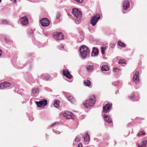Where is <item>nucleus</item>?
I'll return each instance as SVG.
<instances>
[{
	"label": "nucleus",
	"mask_w": 147,
	"mask_h": 147,
	"mask_svg": "<svg viewBox=\"0 0 147 147\" xmlns=\"http://www.w3.org/2000/svg\"><path fill=\"white\" fill-rule=\"evenodd\" d=\"M95 96L94 95L91 96L89 99L84 102V106L87 108H89L93 106L95 102Z\"/></svg>",
	"instance_id": "1"
},
{
	"label": "nucleus",
	"mask_w": 147,
	"mask_h": 147,
	"mask_svg": "<svg viewBox=\"0 0 147 147\" xmlns=\"http://www.w3.org/2000/svg\"><path fill=\"white\" fill-rule=\"evenodd\" d=\"M80 51L81 56L83 59L86 58L89 53V49L85 45L82 46L80 48Z\"/></svg>",
	"instance_id": "2"
},
{
	"label": "nucleus",
	"mask_w": 147,
	"mask_h": 147,
	"mask_svg": "<svg viewBox=\"0 0 147 147\" xmlns=\"http://www.w3.org/2000/svg\"><path fill=\"white\" fill-rule=\"evenodd\" d=\"M72 13L76 18L75 22L76 24H79L82 17V13L77 8H74L72 9Z\"/></svg>",
	"instance_id": "3"
},
{
	"label": "nucleus",
	"mask_w": 147,
	"mask_h": 147,
	"mask_svg": "<svg viewBox=\"0 0 147 147\" xmlns=\"http://www.w3.org/2000/svg\"><path fill=\"white\" fill-rule=\"evenodd\" d=\"M94 16L92 17L90 21V23L92 24L93 26H94L95 25L96 23L97 22L98 20L100 18V17L99 15Z\"/></svg>",
	"instance_id": "4"
},
{
	"label": "nucleus",
	"mask_w": 147,
	"mask_h": 147,
	"mask_svg": "<svg viewBox=\"0 0 147 147\" xmlns=\"http://www.w3.org/2000/svg\"><path fill=\"white\" fill-rule=\"evenodd\" d=\"M53 37L57 40H61L64 38V36L61 32H55L53 34Z\"/></svg>",
	"instance_id": "5"
},
{
	"label": "nucleus",
	"mask_w": 147,
	"mask_h": 147,
	"mask_svg": "<svg viewBox=\"0 0 147 147\" xmlns=\"http://www.w3.org/2000/svg\"><path fill=\"white\" fill-rule=\"evenodd\" d=\"M20 22L22 26L27 25L28 23V20L27 17L25 16L22 17L20 19Z\"/></svg>",
	"instance_id": "6"
},
{
	"label": "nucleus",
	"mask_w": 147,
	"mask_h": 147,
	"mask_svg": "<svg viewBox=\"0 0 147 147\" xmlns=\"http://www.w3.org/2000/svg\"><path fill=\"white\" fill-rule=\"evenodd\" d=\"M41 25L43 26H47L50 24L49 20L47 18H43L40 20Z\"/></svg>",
	"instance_id": "7"
},
{
	"label": "nucleus",
	"mask_w": 147,
	"mask_h": 147,
	"mask_svg": "<svg viewBox=\"0 0 147 147\" xmlns=\"http://www.w3.org/2000/svg\"><path fill=\"white\" fill-rule=\"evenodd\" d=\"M112 108V104L108 103L103 107V112L105 113H107Z\"/></svg>",
	"instance_id": "8"
},
{
	"label": "nucleus",
	"mask_w": 147,
	"mask_h": 147,
	"mask_svg": "<svg viewBox=\"0 0 147 147\" xmlns=\"http://www.w3.org/2000/svg\"><path fill=\"white\" fill-rule=\"evenodd\" d=\"M139 73L138 71H137L136 72L133 77V80L136 84L139 83L140 79L139 77Z\"/></svg>",
	"instance_id": "9"
},
{
	"label": "nucleus",
	"mask_w": 147,
	"mask_h": 147,
	"mask_svg": "<svg viewBox=\"0 0 147 147\" xmlns=\"http://www.w3.org/2000/svg\"><path fill=\"white\" fill-rule=\"evenodd\" d=\"M36 105L38 107H41L45 106L47 104V100H44L42 101H40L39 102H36Z\"/></svg>",
	"instance_id": "10"
},
{
	"label": "nucleus",
	"mask_w": 147,
	"mask_h": 147,
	"mask_svg": "<svg viewBox=\"0 0 147 147\" xmlns=\"http://www.w3.org/2000/svg\"><path fill=\"white\" fill-rule=\"evenodd\" d=\"M129 99L134 101H137L139 99V95L137 93H134L131 96L129 97Z\"/></svg>",
	"instance_id": "11"
},
{
	"label": "nucleus",
	"mask_w": 147,
	"mask_h": 147,
	"mask_svg": "<svg viewBox=\"0 0 147 147\" xmlns=\"http://www.w3.org/2000/svg\"><path fill=\"white\" fill-rule=\"evenodd\" d=\"M63 75L68 79H71L72 78L70 72L66 69L63 70Z\"/></svg>",
	"instance_id": "12"
},
{
	"label": "nucleus",
	"mask_w": 147,
	"mask_h": 147,
	"mask_svg": "<svg viewBox=\"0 0 147 147\" xmlns=\"http://www.w3.org/2000/svg\"><path fill=\"white\" fill-rule=\"evenodd\" d=\"M63 115L65 118L67 119H70L72 118L73 114L69 112H65L63 113Z\"/></svg>",
	"instance_id": "13"
},
{
	"label": "nucleus",
	"mask_w": 147,
	"mask_h": 147,
	"mask_svg": "<svg viewBox=\"0 0 147 147\" xmlns=\"http://www.w3.org/2000/svg\"><path fill=\"white\" fill-rule=\"evenodd\" d=\"M123 7L124 10H126L128 9L130 6L129 2L127 0L124 1L123 3Z\"/></svg>",
	"instance_id": "14"
},
{
	"label": "nucleus",
	"mask_w": 147,
	"mask_h": 147,
	"mask_svg": "<svg viewBox=\"0 0 147 147\" xmlns=\"http://www.w3.org/2000/svg\"><path fill=\"white\" fill-rule=\"evenodd\" d=\"M104 117L105 121L109 123H111L112 119L109 116H108L106 115H104Z\"/></svg>",
	"instance_id": "15"
},
{
	"label": "nucleus",
	"mask_w": 147,
	"mask_h": 147,
	"mask_svg": "<svg viewBox=\"0 0 147 147\" xmlns=\"http://www.w3.org/2000/svg\"><path fill=\"white\" fill-rule=\"evenodd\" d=\"M39 90L37 88H34L32 90V94L33 96H35L37 95L39 92Z\"/></svg>",
	"instance_id": "16"
},
{
	"label": "nucleus",
	"mask_w": 147,
	"mask_h": 147,
	"mask_svg": "<svg viewBox=\"0 0 147 147\" xmlns=\"http://www.w3.org/2000/svg\"><path fill=\"white\" fill-rule=\"evenodd\" d=\"M41 76L43 80L47 81L50 78V76L48 74H42Z\"/></svg>",
	"instance_id": "17"
},
{
	"label": "nucleus",
	"mask_w": 147,
	"mask_h": 147,
	"mask_svg": "<svg viewBox=\"0 0 147 147\" xmlns=\"http://www.w3.org/2000/svg\"><path fill=\"white\" fill-rule=\"evenodd\" d=\"M92 52V55L96 56L98 54V51L97 48L93 47Z\"/></svg>",
	"instance_id": "18"
},
{
	"label": "nucleus",
	"mask_w": 147,
	"mask_h": 147,
	"mask_svg": "<svg viewBox=\"0 0 147 147\" xmlns=\"http://www.w3.org/2000/svg\"><path fill=\"white\" fill-rule=\"evenodd\" d=\"M67 99L72 103H74L75 100L73 96H69L67 97Z\"/></svg>",
	"instance_id": "19"
},
{
	"label": "nucleus",
	"mask_w": 147,
	"mask_h": 147,
	"mask_svg": "<svg viewBox=\"0 0 147 147\" xmlns=\"http://www.w3.org/2000/svg\"><path fill=\"white\" fill-rule=\"evenodd\" d=\"M87 71L88 72H90L93 69V67L92 65H88L86 67Z\"/></svg>",
	"instance_id": "20"
},
{
	"label": "nucleus",
	"mask_w": 147,
	"mask_h": 147,
	"mask_svg": "<svg viewBox=\"0 0 147 147\" xmlns=\"http://www.w3.org/2000/svg\"><path fill=\"white\" fill-rule=\"evenodd\" d=\"M109 69V68L107 65H103L101 67V70L102 71H107Z\"/></svg>",
	"instance_id": "21"
},
{
	"label": "nucleus",
	"mask_w": 147,
	"mask_h": 147,
	"mask_svg": "<svg viewBox=\"0 0 147 147\" xmlns=\"http://www.w3.org/2000/svg\"><path fill=\"white\" fill-rule=\"evenodd\" d=\"M147 143V141L146 140L143 141L141 145H140L138 144V147H146V144Z\"/></svg>",
	"instance_id": "22"
},
{
	"label": "nucleus",
	"mask_w": 147,
	"mask_h": 147,
	"mask_svg": "<svg viewBox=\"0 0 147 147\" xmlns=\"http://www.w3.org/2000/svg\"><path fill=\"white\" fill-rule=\"evenodd\" d=\"M84 84L87 86L89 87L91 85V82L88 80H85L84 82Z\"/></svg>",
	"instance_id": "23"
},
{
	"label": "nucleus",
	"mask_w": 147,
	"mask_h": 147,
	"mask_svg": "<svg viewBox=\"0 0 147 147\" xmlns=\"http://www.w3.org/2000/svg\"><path fill=\"white\" fill-rule=\"evenodd\" d=\"M54 105L55 107L58 108L59 106V101L58 100L55 101L54 102Z\"/></svg>",
	"instance_id": "24"
},
{
	"label": "nucleus",
	"mask_w": 147,
	"mask_h": 147,
	"mask_svg": "<svg viewBox=\"0 0 147 147\" xmlns=\"http://www.w3.org/2000/svg\"><path fill=\"white\" fill-rule=\"evenodd\" d=\"M81 137L79 136H77L75 139V140L73 142V144H75V142H79L80 141V140Z\"/></svg>",
	"instance_id": "25"
},
{
	"label": "nucleus",
	"mask_w": 147,
	"mask_h": 147,
	"mask_svg": "<svg viewBox=\"0 0 147 147\" xmlns=\"http://www.w3.org/2000/svg\"><path fill=\"white\" fill-rule=\"evenodd\" d=\"M59 122H55L54 123L52 124L51 126H49V127H54L55 128L58 127V126L59 124Z\"/></svg>",
	"instance_id": "26"
},
{
	"label": "nucleus",
	"mask_w": 147,
	"mask_h": 147,
	"mask_svg": "<svg viewBox=\"0 0 147 147\" xmlns=\"http://www.w3.org/2000/svg\"><path fill=\"white\" fill-rule=\"evenodd\" d=\"M0 87L1 89H5L7 88V86H5V84L4 83V82L0 84Z\"/></svg>",
	"instance_id": "27"
},
{
	"label": "nucleus",
	"mask_w": 147,
	"mask_h": 147,
	"mask_svg": "<svg viewBox=\"0 0 147 147\" xmlns=\"http://www.w3.org/2000/svg\"><path fill=\"white\" fill-rule=\"evenodd\" d=\"M118 44L119 46L121 47H124L125 46V45L120 41H118Z\"/></svg>",
	"instance_id": "28"
},
{
	"label": "nucleus",
	"mask_w": 147,
	"mask_h": 147,
	"mask_svg": "<svg viewBox=\"0 0 147 147\" xmlns=\"http://www.w3.org/2000/svg\"><path fill=\"white\" fill-rule=\"evenodd\" d=\"M101 53L102 54H105V51L106 49V47H101Z\"/></svg>",
	"instance_id": "29"
},
{
	"label": "nucleus",
	"mask_w": 147,
	"mask_h": 147,
	"mask_svg": "<svg viewBox=\"0 0 147 147\" xmlns=\"http://www.w3.org/2000/svg\"><path fill=\"white\" fill-rule=\"evenodd\" d=\"M84 138V140L85 141H88L90 140V137L88 134H87Z\"/></svg>",
	"instance_id": "30"
},
{
	"label": "nucleus",
	"mask_w": 147,
	"mask_h": 147,
	"mask_svg": "<svg viewBox=\"0 0 147 147\" xmlns=\"http://www.w3.org/2000/svg\"><path fill=\"white\" fill-rule=\"evenodd\" d=\"M125 61L124 59H120L119 61V64H124L125 63Z\"/></svg>",
	"instance_id": "31"
},
{
	"label": "nucleus",
	"mask_w": 147,
	"mask_h": 147,
	"mask_svg": "<svg viewBox=\"0 0 147 147\" xmlns=\"http://www.w3.org/2000/svg\"><path fill=\"white\" fill-rule=\"evenodd\" d=\"M145 135V134L144 132H143V131H140V132L138 133V136H142V135L144 136Z\"/></svg>",
	"instance_id": "32"
},
{
	"label": "nucleus",
	"mask_w": 147,
	"mask_h": 147,
	"mask_svg": "<svg viewBox=\"0 0 147 147\" xmlns=\"http://www.w3.org/2000/svg\"><path fill=\"white\" fill-rule=\"evenodd\" d=\"M119 83V82L118 81H117L113 82L112 83V84L115 86H117L118 85Z\"/></svg>",
	"instance_id": "33"
},
{
	"label": "nucleus",
	"mask_w": 147,
	"mask_h": 147,
	"mask_svg": "<svg viewBox=\"0 0 147 147\" xmlns=\"http://www.w3.org/2000/svg\"><path fill=\"white\" fill-rule=\"evenodd\" d=\"M4 83L5 84V86H7V88L9 87L10 85V84L8 82H5Z\"/></svg>",
	"instance_id": "34"
},
{
	"label": "nucleus",
	"mask_w": 147,
	"mask_h": 147,
	"mask_svg": "<svg viewBox=\"0 0 147 147\" xmlns=\"http://www.w3.org/2000/svg\"><path fill=\"white\" fill-rule=\"evenodd\" d=\"M2 23L3 24H8L9 22L6 20H4L2 21Z\"/></svg>",
	"instance_id": "35"
},
{
	"label": "nucleus",
	"mask_w": 147,
	"mask_h": 147,
	"mask_svg": "<svg viewBox=\"0 0 147 147\" xmlns=\"http://www.w3.org/2000/svg\"><path fill=\"white\" fill-rule=\"evenodd\" d=\"M59 49L61 50H62L64 49V46L62 44H61L59 46Z\"/></svg>",
	"instance_id": "36"
},
{
	"label": "nucleus",
	"mask_w": 147,
	"mask_h": 147,
	"mask_svg": "<svg viewBox=\"0 0 147 147\" xmlns=\"http://www.w3.org/2000/svg\"><path fill=\"white\" fill-rule=\"evenodd\" d=\"M85 117V116L84 115H82L79 117L80 120H82Z\"/></svg>",
	"instance_id": "37"
},
{
	"label": "nucleus",
	"mask_w": 147,
	"mask_h": 147,
	"mask_svg": "<svg viewBox=\"0 0 147 147\" xmlns=\"http://www.w3.org/2000/svg\"><path fill=\"white\" fill-rule=\"evenodd\" d=\"M53 130L54 132L56 133V134H59L60 133H61V132H60L58 131H57L56 130H55L54 129H53Z\"/></svg>",
	"instance_id": "38"
},
{
	"label": "nucleus",
	"mask_w": 147,
	"mask_h": 147,
	"mask_svg": "<svg viewBox=\"0 0 147 147\" xmlns=\"http://www.w3.org/2000/svg\"><path fill=\"white\" fill-rule=\"evenodd\" d=\"M60 17V15L59 13L57 14V17H56V19H59V17Z\"/></svg>",
	"instance_id": "39"
},
{
	"label": "nucleus",
	"mask_w": 147,
	"mask_h": 147,
	"mask_svg": "<svg viewBox=\"0 0 147 147\" xmlns=\"http://www.w3.org/2000/svg\"><path fill=\"white\" fill-rule=\"evenodd\" d=\"M32 61H29L28 63H27V65H28L29 66H30V63H32Z\"/></svg>",
	"instance_id": "40"
},
{
	"label": "nucleus",
	"mask_w": 147,
	"mask_h": 147,
	"mask_svg": "<svg viewBox=\"0 0 147 147\" xmlns=\"http://www.w3.org/2000/svg\"><path fill=\"white\" fill-rule=\"evenodd\" d=\"M81 144V143H80L79 142H75V144H73V145L74 146H76L78 145V144Z\"/></svg>",
	"instance_id": "41"
},
{
	"label": "nucleus",
	"mask_w": 147,
	"mask_h": 147,
	"mask_svg": "<svg viewBox=\"0 0 147 147\" xmlns=\"http://www.w3.org/2000/svg\"><path fill=\"white\" fill-rule=\"evenodd\" d=\"M11 1L13 3H16V0H11Z\"/></svg>",
	"instance_id": "42"
},
{
	"label": "nucleus",
	"mask_w": 147,
	"mask_h": 147,
	"mask_svg": "<svg viewBox=\"0 0 147 147\" xmlns=\"http://www.w3.org/2000/svg\"><path fill=\"white\" fill-rule=\"evenodd\" d=\"M77 147H82L81 144H78V146Z\"/></svg>",
	"instance_id": "43"
},
{
	"label": "nucleus",
	"mask_w": 147,
	"mask_h": 147,
	"mask_svg": "<svg viewBox=\"0 0 147 147\" xmlns=\"http://www.w3.org/2000/svg\"><path fill=\"white\" fill-rule=\"evenodd\" d=\"M2 53V52L1 50L0 49V56H1Z\"/></svg>",
	"instance_id": "44"
},
{
	"label": "nucleus",
	"mask_w": 147,
	"mask_h": 147,
	"mask_svg": "<svg viewBox=\"0 0 147 147\" xmlns=\"http://www.w3.org/2000/svg\"><path fill=\"white\" fill-rule=\"evenodd\" d=\"M114 47H115V45L114 44H113V45H112L111 46V48H113Z\"/></svg>",
	"instance_id": "45"
},
{
	"label": "nucleus",
	"mask_w": 147,
	"mask_h": 147,
	"mask_svg": "<svg viewBox=\"0 0 147 147\" xmlns=\"http://www.w3.org/2000/svg\"><path fill=\"white\" fill-rule=\"evenodd\" d=\"M82 40V39H81L80 40L79 39V38L78 39V41L79 42H81Z\"/></svg>",
	"instance_id": "46"
},
{
	"label": "nucleus",
	"mask_w": 147,
	"mask_h": 147,
	"mask_svg": "<svg viewBox=\"0 0 147 147\" xmlns=\"http://www.w3.org/2000/svg\"><path fill=\"white\" fill-rule=\"evenodd\" d=\"M117 69V68H115V69H113V70L114 71H116V70Z\"/></svg>",
	"instance_id": "47"
},
{
	"label": "nucleus",
	"mask_w": 147,
	"mask_h": 147,
	"mask_svg": "<svg viewBox=\"0 0 147 147\" xmlns=\"http://www.w3.org/2000/svg\"><path fill=\"white\" fill-rule=\"evenodd\" d=\"M32 79V78H31V80H30V81H31Z\"/></svg>",
	"instance_id": "48"
},
{
	"label": "nucleus",
	"mask_w": 147,
	"mask_h": 147,
	"mask_svg": "<svg viewBox=\"0 0 147 147\" xmlns=\"http://www.w3.org/2000/svg\"><path fill=\"white\" fill-rule=\"evenodd\" d=\"M30 120H31H31H33V119H32H32H30Z\"/></svg>",
	"instance_id": "49"
},
{
	"label": "nucleus",
	"mask_w": 147,
	"mask_h": 147,
	"mask_svg": "<svg viewBox=\"0 0 147 147\" xmlns=\"http://www.w3.org/2000/svg\"><path fill=\"white\" fill-rule=\"evenodd\" d=\"M1 0H0V2H1Z\"/></svg>",
	"instance_id": "50"
},
{
	"label": "nucleus",
	"mask_w": 147,
	"mask_h": 147,
	"mask_svg": "<svg viewBox=\"0 0 147 147\" xmlns=\"http://www.w3.org/2000/svg\"><path fill=\"white\" fill-rule=\"evenodd\" d=\"M50 90V91H51V90Z\"/></svg>",
	"instance_id": "51"
}]
</instances>
